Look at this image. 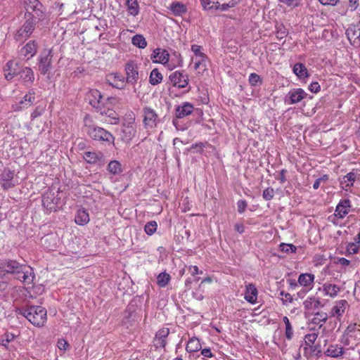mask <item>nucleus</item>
Masks as SVG:
<instances>
[{
	"label": "nucleus",
	"mask_w": 360,
	"mask_h": 360,
	"mask_svg": "<svg viewBox=\"0 0 360 360\" xmlns=\"http://www.w3.org/2000/svg\"><path fill=\"white\" fill-rule=\"evenodd\" d=\"M37 43L35 40L29 41L20 51V55L27 59L32 58L37 51Z\"/></svg>",
	"instance_id": "obj_19"
},
{
	"label": "nucleus",
	"mask_w": 360,
	"mask_h": 360,
	"mask_svg": "<svg viewBox=\"0 0 360 360\" xmlns=\"http://www.w3.org/2000/svg\"><path fill=\"white\" fill-rule=\"evenodd\" d=\"M106 81L113 88L122 89L125 86V78L119 73H110L106 76Z\"/></svg>",
	"instance_id": "obj_15"
},
{
	"label": "nucleus",
	"mask_w": 360,
	"mask_h": 360,
	"mask_svg": "<svg viewBox=\"0 0 360 360\" xmlns=\"http://www.w3.org/2000/svg\"><path fill=\"white\" fill-rule=\"evenodd\" d=\"M351 207V202L349 199L341 200L336 206L335 215L340 219H343L349 213Z\"/></svg>",
	"instance_id": "obj_18"
},
{
	"label": "nucleus",
	"mask_w": 360,
	"mask_h": 360,
	"mask_svg": "<svg viewBox=\"0 0 360 360\" xmlns=\"http://www.w3.org/2000/svg\"><path fill=\"white\" fill-rule=\"evenodd\" d=\"M123 105V100L117 96H108L105 100V106L120 108Z\"/></svg>",
	"instance_id": "obj_38"
},
{
	"label": "nucleus",
	"mask_w": 360,
	"mask_h": 360,
	"mask_svg": "<svg viewBox=\"0 0 360 360\" xmlns=\"http://www.w3.org/2000/svg\"><path fill=\"white\" fill-rule=\"evenodd\" d=\"M207 58V57L206 58L200 57V58H198V59H195L196 60L195 62L194 68L195 70H200L204 72L206 70Z\"/></svg>",
	"instance_id": "obj_46"
},
{
	"label": "nucleus",
	"mask_w": 360,
	"mask_h": 360,
	"mask_svg": "<svg viewBox=\"0 0 360 360\" xmlns=\"http://www.w3.org/2000/svg\"><path fill=\"white\" fill-rule=\"evenodd\" d=\"M11 275L25 285L33 284L34 270L25 264H21L15 259H5L0 262V277L5 278Z\"/></svg>",
	"instance_id": "obj_1"
},
{
	"label": "nucleus",
	"mask_w": 360,
	"mask_h": 360,
	"mask_svg": "<svg viewBox=\"0 0 360 360\" xmlns=\"http://www.w3.org/2000/svg\"><path fill=\"white\" fill-rule=\"evenodd\" d=\"M86 98L96 112L102 110L103 107L105 105V98L97 89H90L86 94Z\"/></svg>",
	"instance_id": "obj_8"
},
{
	"label": "nucleus",
	"mask_w": 360,
	"mask_h": 360,
	"mask_svg": "<svg viewBox=\"0 0 360 360\" xmlns=\"http://www.w3.org/2000/svg\"><path fill=\"white\" fill-rule=\"evenodd\" d=\"M240 0H217L216 1V7L213 9L220 10L222 11H227L228 9L236 6Z\"/></svg>",
	"instance_id": "obj_26"
},
{
	"label": "nucleus",
	"mask_w": 360,
	"mask_h": 360,
	"mask_svg": "<svg viewBox=\"0 0 360 360\" xmlns=\"http://www.w3.org/2000/svg\"><path fill=\"white\" fill-rule=\"evenodd\" d=\"M22 67V65L19 60H8L3 69L5 79L9 82L12 81L15 77L19 75Z\"/></svg>",
	"instance_id": "obj_9"
},
{
	"label": "nucleus",
	"mask_w": 360,
	"mask_h": 360,
	"mask_svg": "<svg viewBox=\"0 0 360 360\" xmlns=\"http://www.w3.org/2000/svg\"><path fill=\"white\" fill-rule=\"evenodd\" d=\"M191 50L195 54V59H198V58H200V57L206 58V55L204 53L201 52V46H198L196 44L192 45Z\"/></svg>",
	"instance_id": "obj_54"
},
{
	"label": "nucleus",
	"mask_w": 360,
	"mask_h": 360,
	"mask_svg": "<svg viewBox=\"0 0 360 360\" xmlns=\"http://www.w3.org/2000/svg\"><path fill=\"white\" fill-rule=\"evenodd\" d=\"M0 182L4 190H8L17 186L18 179L15 171L5 167L0 174Z\"/></svg>",
	"instance_id": "obj_7"
},
{
	"label": "nucleus",
	"mask_w": 360,
	"mask_h": 360,
	"mask_svg": "<svg viewBox=\"0 0 360 360\" xmlns=\"http://www.w3.org/2000/svg\"><path fill=\"white\" fill-rule=\"evenodd\" d=\"M127 78L125 82L135 84L139 79L138 66L134 61H129L125 65Z\"/></svg>",
	"instance_id": "obj_12"
},
{
	"label": "nucleus",
	"mask_w": 360,
	"mask_h": 360,
	"mask_svg": "<svg viewBox=\"0 0 360 360\" xmlns=\"http://www.w3.org/2000/svg\"><path fill=\"white\" fill-rule=\"evenodd\" d=\"M314 274L306 273L301 274L299 276L297 282L300 285L311 289L314 283Z\"/></svg>",
	"instance_id": "obj_27"
},
{
	"label": "nucleus",
	"mask_w": 360,
	"mask_h": 360,
	"mask_svg": "<svg viewBox=\"0 0 360 360\" xmlns=\"http://www.w3.org/2000/svg\"><path fill=\"white\" fill-rule=\"evenodd\" d=\"M317 338H318L317 333H313L307 334L304 337L305 345H307V346H311L312 345L314 344Z\"/></svg>",
	"instance_id": "obj_51"
},
{
	"label": "nucleus",
	"mask_w": 360,
	"mask_h": 360,
	"mask_svg": "<svg viewBox=\"0 0 360 360\" xmlns=\"http://www.w3.org/2000/svg\"><path fill=\"white\" fill-rule=\"evenodd\" d=\"M131 43L140 49H144L147 46V41L142 34L134 35L131 39Z\"/></svg>",
	"instance_id": "obj_43"
},
{
	"label": "nucleus",
	"mask_w": 360,
	"mask_h": 360,
	"mask_svg": "<svg viewBox=\"0 0 360 360\" xmlns=\"http://www.w3.org/2000/svg\"><path fill=\"white\" fill-rule=\"evenodd\" d=\"M345 352L344 348L338 345H330L324 352L326 355L334 358L341 356Z\"/></svg>",
	"instance_id": "obj_32"
},
{
	"label": "nucleus",
	"mask_w": 360,
	"mask_h": 360,
	"mask_svg": "<svg viewBox=\"0 0 360 360\" xmlns=\"http://www.w3.org/2000/svg\"><path fill=\"white\" fill-rule=\"evenodd\" d=\"M356 177V172L354 170L345 175L340 181L342 188L352 186Z\"/></svg>",
	"instance_id": "obj_35"
},
{
	"label": "nucleus",
	"mask_w": 360,
	"mask_h": 360,
	"mask_svg": "<svg viewBox=\"0 0 360 360\" xmlns=\"http://www.w3.org/2000/svg\"><path fill=\"white\" fill-rule=\"evenodd\" d=\"M133 316V311H131V307H128L124 311V319L126 320H129Z\"/></svg>",
	"instance_id": "obj_64"
},
{
	"label": "nucleus",
	"mask_w": 360,
	"mask_h": 360,
	"mask_svg": "<svg viewBox=\"0 0 360 360\" xmlns=\"http://www.w3.org/2000/svg\"><path fill=\"white\" fill-rule=\"evenodd\" d=\"M169 334V330L167 328H162L159 330L155 338V345L157 347H165L166 346V338Z\"/></svg>",
	"instance_id": "obj_24"
},
{
	"label": "nucleus",
	"mask_w": 360,
	"mask_h": 360,
	"mask_svg": "<svg viewBox=\"0 0 360 360\" xmlns=\"http://www.w3.org/2000/svg\"><path fill=\"white\" fill-rule=\"evenodd\" d=\"M169 54L167 51L159 48L155 49L151 55V59L153 63L165 64L169 61Z\"/></svg>",
	"instance_id": "obj_21"
},
{
	"label": "nucleus",
	"mask_w": 360,
	"mask_h": 360,
	"mask_svg": "<svg viewBox=\"0 0 360 360\" xmlns=\"http://www.w3.org/2000/svg\"><path fill=\"white\" fill-rule=\"evenodd\" d=\"M126 5L129 15L136 16L139 14V6L137 0H126Z\"/></svg>",
	"instance_id": "obj_40"
},
{
	"label": "nucleus",
	"mask_w": 360,
	"mask_h": 360,
	"mask_svg": "<svg viewBox=\"0 0 360 360\" xmlns=\"http://www.w3.org/2000/svg\"><path fill=\"white\" fill-rule=\"evenodd\" d=\"M286 36L285 29L284 27H279L276 32V37L278 39H282Z\"/></svg>",
	"instance_id": "obj_62"
},
{
	"label": "nucleus",
	"mask_w": 360,
	"mask_h": 360,
	"mask_svg": "<svg viewBox=\"0 0 360 360\" xmlns=\"http://www.w3.org/2000/svg\"><path fill=\"white\" fill-rule=\"evenodd\" d=\"M274 191L272 188L269 187L266 188L262 193V197L265 200H271L274 198Z\"/></svg>",
	"instance_id": "obj_53"
},
{
	"label": "nucleus",
	"mask_w": 360,
	"mask_h": 360,
	"mask_svg": "<svg viewBox=\"0 0 360 360\" xmlns=\"http://www.w3.org/2000/svg\"><path fill=\"white\" fill-rule=\"evenodd\" d=\"M325 295L334 297L338 295L340 288L335 284L325 283L323 286Z\"/></svg>",
	"instance_id": "obj_39"
},
{
	"label": "nucleus",
	"mask_w": 360,
	"mask_h": 360,
	"mask_svg": "<svg viewBox=\"0 0 360 360\" xmlns=\"http://www.w3.org/2000/svg\"><path fill=\"white\" fill-rule=\"evenodd\" d=\"M248 207V203L245 200H240L238 201L237 202V208H238V212L240 213V214H242L243 213L246 208Z\"/></svg>",
	"instance_id": "obj_57"
},
{
	"label": "nucleus",
	"mask_w": 360,
	"mask_h": 360,
	"mask_svg": "<svg viewBox=\"0 0 360 360\" xmlns=\"http://www.w3.org/2000/svg\"><path fill=\"white\" fill-rule=\"evenodd\" d=\"M257 292L258 291L255 285L250 283L246 286L245 299L251 304L255 303L257 298Z\"/></svg>",
	"instance_id": "obj_31"
},
{
	"label": "nucleus",
	"mask_w": 360,
	"mask_h": 360,
	"mask_svg": "<svg viewBox=\"0 0 360 360\" xmlns=\"http://www.w3.org/2000/svg\"><path fill=\"white\" fill-rule=\"evenodd\" d=\"M307 94L302 89H294L290 91L285 97V103L288 105L295 104L307 96Z\"/></svg>",
	"instance_id": "obj_13"
},
{
	"label": "nucleus",
	"mask_w": 360,
	"mask_h": 360,
	"mask_svg": "<svg viewBox=\"0 0 360 360\" xmlns=\"http://www.w3.org/2000/svg\"><path fill=\"white\" fill-rule=\"evenodd\" d=\"M84 159L89 164H98L103 165L105 162V158L101 152L87 151L84 153Z\"/></svg>",
	"instance_id": "obj_17"
},
{
	"label": "nucleus",
	"mask_w": 360,
	"mask_h": 360,
	"mask_svg": "<svg viewBox=\"0 0 360 360\" xmlns=\"http://www.w3.org/2000/svg\"><path fill=\"white\" fill-rule=\"evenodd\" d=\"M186 349L189 353H193L201 349V344L198 338L193 337L191 338L186 347Z\"/></svg>",
	"instance_id": "obj_37"
},
{
	"label": "nucleus",
	"mask_w": 360,
	"mask_h": 360,
	"mask_svg": "<svg viewBox=\"0 0 360 360\" xmlns=\"http://www.w3.org/2000/svg\"><path fill=\"white\" fill-rule=\"evenodd\" d=\"M346 34L350 42H356L360 39V26L352 25L346 30Z\"/></svg>",
	"instance_id": "obj_34"
},
{
	"label": "nucleus",
	"mask_w": 360,
	"mask_h": 360,
	"mask_svg": "<svg viewBox=\"0 0 360 360\" xmlns=\"http://www.w3.org/2000/svg\"><path fill=\"white\" fill-rule=\"evenodd\" d=\"M171 277L166 272L160 273L157 278L158 284L160 287H165L169 282Z\"/></svg>",
	"instance_id": "obj_45"
},
{
	"label": "nucleus",
	"mask_w": 360,
	"mask_h": 360,
	"mask_svg": "<svg viewBox=\"0 0 360 360\" xmlns=\"http://www.w3.org/2000/svg\"><path fill=\"white\" fill-rule=\"evenodd\" d=\"M188 271L193 276H195V274H202V271H199L198 267L197 266H190L188 267Z\"/></svg>",
	"instance_id": "obj_63"
},
{
	"label": "nucleus",
	"mask_w": 360,
	"mask_h": 360,
	"mask_svg": "<svg viewBox=\"0 0 360 360\" xmlns=\"http://www.w3.org/2000/svg\"><path fill=\"white\" fill-rule=\"evenodd\" d=\"M280 295L283 296L285 298H282V301L283 304H285L287 302H292V297L291 295L288 292H285L284 291H281Z\"/></svg>",
	"instance_id": "obj_58"
},
{
	"label": "nucleus",
	"mask_w": 360,
	"mask_h": 360,
	"mask_svg": "<svg viewBox=\"0 0 360 360\" xmlns=\"http://www.w3.org/2000/svg\"><path fill=\"white\" fill-rule=\"evenodd\" d=\"M15 313L26 318L32 324L41 327L46 321L47 311L41 306L27 304L23 307H17Z\"/></svg>",
	"instance_id": "obj_2"
},
{
	"label": "nucleus",
	"mask_w": 360,
	"mask_h": 360,
	"mask_svg": "<svg viewBox=\"0 0 360 360\" xmlns=\"http://www.w3.org/2000/svg\"><path fill=\"white\" fill-rule=\"evenodd\" d=\"M310 314L314 315V317L311 319V323L314 325H319V328H321L323 324L328 320V314L323 311H311Z\"/></svg>",
	"instance_id": "obj_28"
},
{
	"label": "nucleus",
	"mask_w": 360,
	"mask_h": 360,
	"mask_svg": "<svg viewBox=\"0 0 360 360\" xmlns=\"http://www.w3.org/2000/svg\"><path fill=\"white\" fill-rule=\"evenodd\" d=\"M143 124L146 129H153L159 122L158 114L149 107L143 109Z\"/></svg>",
	"instance_id": "obj_11"
},
{
	"label": "nucleus",
	"mask_w": 360,
	"mask_h": 360,
	"mask_svg": "<svg viewBox=\"0 0 360 360\" xmlns=\"http://www.w3.org/2000/svg\"><path fill=\"white\" fill-rule=\"evenodd\" d=\"M347 305V302L346 300H342L338 301L336 305L332 308V316H337L338 318L341 316L345 312Z\"/></svg>",
	"instance_id": "obj_36"
},
{
	"label": "nucleus",
	"mask_w": 360,
	"mask_h": 360,
	"mask_svg": "<svg viewBox=\"0 0 360 360\" xmlns=\"http://www.w3.org/2000/svg\"><path fill=\"white\" fill-rule=\"evenodd\" d=\"M59 188L51 187L42 195V205L49 212H56L60 206Z\"/></svg>",
	"instance_id": "obj_5"
},
{
	"label": "nucleus",
	"mask_w": 360,
	"mask_h": 360,
	"mask_svg": "<svg viewBox=\"0 0 360 360\" xmlns=\"http://www.w3.org/2000/svg\"><path fill=\"white\" fill-rule=\"evenodd\" d=\"M36 91L34 89H30L19 102L18 108L23 109L31 106L35 101Z\"/></svg>",
	"instance_id": "obj_22"
},
{
	"label": "nucleus",
	"mask_w": 360,
	"mask_h": 360,
	"mask_svg": "<svg viewBox=\"0 0 360 360\" xmlns=\"http://www.w3.org/2000/svg\"><path fill=\"white\" fill-rule=\"evenodd\" d=\"M51 49L42 51L38 58L39 70L41 75H46L52 68Z\"/></svg>",
	"instance_id": "obj_10"
},
{
	"label": "nucleus",
	"mask_w": 360,
	"mask_h": 360,
	"mask_svg": "<svg viewBox=\"0 0 360 360\" xmlns=\"http://www.w3.org/2000/svg\"><path fill=\"white\" fill-rule=\"evenodd\" d=\"M43 112H44V108H43L37 107L34 110V111L31 113V118L32 119H35V118L39 117L40 115H41Z\"/></svg>",
	"instance_id": "obj_59"
},
{
	"label": "nucleus",
	"mask_w": 360,
	"mask_h": 360,
	"mask_svg": "<svg viewBox=\"0 0 360 360\" xmlns=\"http://www.w3.org/2000/svg\"><path fill=\"white\" fill-rule=\"evenodd\" d=\"M36 22L25 17V21L22 25L13 33V39L15 41L23 43L27 40L36 29Z\"/></svg>",
	"instance_id": "obj_6"
},
{
	"label": "nucleus",
	"mask_w": 360,
	"mask_h": 360,
	"mask_svg": "<svg viewBox=\"0 0 360 360\" xmlns=\"http://www.w3.org/2000/svg\"><path fill=\"white\" fill-rule=\"evenodd\" d=\"M217 0H200L201 4L205 9H213L216 7Z\"/></svg>",
	"instance_id": "obj_55"
},
{
	"label": "nucleus",
	"mask_w": 360,
	"mask_h": 360,
	"mask_svg": "<svg viewBox=\"0 0 360 360\" xmlns=\"http://www.w3.org/2000/svg\"><path fill=\"white\" fill-rule=\"evenodd\" d=\"M169 80L174 86L184 88L188 84V77L179 71H175L169 75Z\"/></svg>",
	"instance_id": "obj_14"
},
{
	"label": "nucleus",
	"mask_w": 360,
	"mask_h": 360,
	"mask_svg": "<svg viewBox=\"0 0 360 360\" xmlns=\"http://www.w3.org/2000/svg\"><path fill=\"white\" fill-rule=\"evenodd\" d=\"M170 10L175 15H181L186 12V6L180 3H173L170 6Z\"/></svg>",
	"instance_id": "obj_44"
},
{
	"label": "nucleus",
	"mask_w": 360,
	"mask_h": 360,
	"mask_svg": "<svg viewBox=\"0 0 360 360\" xmlns=\"http://www.w3.org/2000/svg\"><path fill=\"white\" fill-rule=\"evenodd\" d=\"M157 226H158V225H157L156 221H151L148 222L145 225L144 231L148 235L151 236L156 231Z\"/></svg>",
	"instance_id": "obj_47"
},
{
	"label": "nucleus",
	"mask_w": 360,
	"mask_h": 360,
	"mask_svg": "<svg viewBox=\"0 0 360 360\" xmlns=\"http://www.w3.org/2000/svg\"><path fill=\"white\" fill-rule=\"evenodd\" d=\"M58 347L60 349L65 350L68 347H69V344L64 339H60L58 341Z\"/></svg>",
	"instance_id": "obj_61"
},
{
	"label": "nucleus",
	"mask_w": 360,
	"mask_h": 360,
	"mask_svg": "<svg viewBox=\"0 0 360 360\" xmlns=\"http://www.w3.org/2000/svg\"><path fill=\"white\" fill-rule=\"evenodd\" d=\"M162 80V74L158 71L157 68L153 69L149 77V82L150 84L152 85H157L161 82Z\"/></svg>",
	"instance_id": "obj_41"
},
{
	"label": "nucleus",
	"mask_w": 360,
	"mask_h": 360,
	"mask_svg": "<svg viewBox=\"0 0 360 360\" xmlns=\"http://www.w3.org/2000/svg\"><path fill=\"white\" fill-rule=\"evenodd\" d=\"M359 250V243H357V242L349 243L347 246V252L349 255H353V254L357 253Z\"/></svg>",
	"instance_id": "obj_52"
},
{
	"label": "nucleus",
	"mask_w": 360,
	"mask_h": 360,
	"mask_svg": "<svg viewBox=\"0 0 360 360\" xmlns=\"http://www.w3.org/2000/svg\"><path fill=\"white\" fill-rule=\"evenodd\" d=\"M309 89L313 93H317L320 91L321 86L318 82H314L309 85Z\"/></svg>",
	"instance_id": "obj_60"
},
{
	"label": "nucleus",
	"mask_w": 360,
	"mask_h": 360,
	"mask_svg": "<svg viewBox=\"0 0 360 360\" xmlns=\"http://www.w3.org/2000/svg\"><path fill=\"white\" fill-rule=\"evenodd\" d=\"M279 250L285 253H292L296 252L297 248L292 244L281 243L279 245Z\"/></svg>",
	"instance_id": "obj_48"
},
{
	"label": "nucleus",
	"mask_w": 360,
	"mask_h": 360,
	"mask_svg": "<svg viewBox=\"0 0 360 360\" xmlns=\"http://www.w3.org/2000/svg\"><path fill=\"white\" fill-rule=\"evenodd\" d=\"M130 122L127 124H123V128L122 129V139L124 141H130L135 136L136 134V127L134 125V118L131 117L130 119Z\"/></svg>",
	"instance_id": "obj_20"
},
{
	"label": "nucleus",
	"mask_w": 360,
	"mask_h": 360,
	"mask_svg": "<svg viewBox=\"0 0 360 360\" xmlns=\"http://www.w3.org/2000/svg\"><path fill=\"white\" fill-rule=\"evenodd\" d=\"M26 13L25 17L36 23L46 18V8L39 0H25Z\"/></svg>",
	"instance_id": "obj_3"
},
{
	"label": "nucleus",
	"mask_w": 360,
	"mask_h": 360,
	"mask_svg": "<svg viewBox=\"0 0 360 360\" xmlns=\"http://www.w3.org/2000/svg\"><path fill=\"white\" fill-rule=\"evenodd\" d=\"M304 307L306 310L309 311L310 313L311 311H314L318 309L320 307H323L324 305L321 303V302L319 300H316L315 297H308L303 303Z\"/></svg>",
	"instance_id": "obj_29"
},
{
	"label": "nucleus",
	"mask_w": 360,
	"mask_h": 360,
	"mask_svg": "<svg viewBox=\"0 0 360 360\" xmlns=\"http://www.w3.org/2000/svg\"><path fill=\"white\" fill-rule=\"evenodd\" d=\"M292 70L295 75L300 79H306L310 75L305 65L301 63H295Z\"/></svg>",
	"instance_id": "obj_30"
},
{
	"label": "nucleus",
	"mask_w": 360,
	"mask_h": 360,
	"mask_svg": "<svg viewBox=\"0 0 360 360\" xmlns=\"http://www.w3.org/2000/svg\"><path fill=\"white\" fill-rule=\"evenodd\" d=\"M102 115H105L110 119V122L111 124H117L119 122L120 118L118 113L112 108L103 106L102 110L98 111Z\"/></svg>",
	"instance_id": "obj_25"
},
{
	"label": "nucleus",
	"mask_w": 360,
	"mask_h": 360,
	"mask_svg": "<svg viewBox=\"0 0 360 360\" xmlns=\"http://www.w3.org/2000/svg\"><path fill=\"white\" fill-rule=\"evenodd\" d=\"M14 338V335L11 333H5L4 338L1 340V345L4 346L5 347H8V343L12 341Z\"/></svg>",
	"instance_id": "obj_56"
},
{
	"label": "nucleus",
	"mask_w": 360,
	"mask_h": 360,
	"mask_svg": "<svg viewBox=\"0 0 360 360\" xmlns=\"http://www.w3.org/2000/svg\"><path fill=\"white\" fill-rule=\"evenodd\" d=\"M19 79L27 86H30L34 82V73L32 68L23 66L19 73Z\"/></svg>",
	"instance_id": "obj_16"
},
{
	"label": "nucleus",
	"mask_w": 360,
	"mask_h": 360,
	"mask_svg": "<svg viewBox=\"0 0 360 360\" xmlns=\"http://www.w3.org/2000/svg\"><path fill=\"white\" fill-rule=\"evenodd\" d=\"M283 320L285 324V336L287 339L290 340L293 335L292 328L287 316H284Z\"/></svg>",
	"instance_id": "obj_49"
},
{
	"label": "nucleus",
	"mask_w": 360,
	"mask_h": 360,
	"mask_svg": "<svg viewBox=\"0 0 360 360\" xmlns=\"http://www.w3.org/2000/svg\"><path fill=\"white\" fill-rule=\"evenodd\" d=\"M85 131L93 140L105 143L108 145L114 144L115 137L108 131L96 125H85Z\"/></svg>",
	"instance_id": "obj_4"
},
{
	"label": "nucleus",
	"mask_w": 360,
	"mask_h": 360,
	"mask_svg": "<svg viewBox=\"0 0 360 360\" xmlns=\"http://www.w3.org/2000/svg\"><path fill=\"white\" fill-rule=\"evenodd\" d=\"M108 170L114 175L119 174L122 171L121 164L117 160H112L109 162Z\"/></svg>",
	"instance_id": "obj_42"
},
{
	"label": "nucleus",
	"mask_w": 360,
	"mask_h": 360,
	"mask_svg": "<svg viewBox=\"0 0 360 360\" xmlns=\"http://www.w3.org/2000/svg\"><path fill=\"white\" fill-rule=\"evenodd\" d=\"M89 215L88 212L84 209H79L75 217V221L79 225L86 224L89 221Z\"/></svg>",
	"instance_id": "obj_33"
},
{
	"label": "nucleus",
	"mask_w": 360,
	"mask_h": 360,
	"mask_svg": "<svg viewBox=\"0 0 360 360\" xmlns=\"http://www.w3.org/2000/svg\"><path fill=\"white\" fill-rule=\"evenodd\" d=\"M194 110L193 105L188 103L185 102L182 105H179L176 108V118L181 119L187 115H191Z\"/></svg>",
	"instance_id": "obj_23"
},
{
	"label": "nucleus",
	"mask_w": 360,
	"mask_h": 360,
	"mask_svg": "<svg viewBox=\"0 0 360 360\" xmlns=\"http://www.w3.org/2000/svg\"><path fill=\"white\" fill-rule=\"evenodd\" d=\"M249 83L252 86H258L262 83V79L261 77L256 73H251L249 76Z\"/></svg>",
	"instance_id": "obj_50"
}]
</instances>
